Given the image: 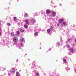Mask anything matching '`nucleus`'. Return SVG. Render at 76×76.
I'll return each mask as SVG.
<instances>
[{
    "label": "nucleus",
    "mask_w": 76,
    "mask_h": 76,
    "mask_svg": "<svg viewBox=\"0 0 76 76\" xmlns=\"http://www.w3.org/2000/svg\"><path fill=\"white\" fill-rule=\"evenodd\" d=\"M40 48V49H41V48Z\"/></svg>",
    "instance_id": "30"
},
{
    "label": "nucleus",
    "mask_w": 76,
    "mask_h": 76,
    "mask_svg": "<svg viewBox=\"0 0 76 76\" xmlns=\"http://www.w3.org/2000/svg\"><path fill=\"white\" fill-rule=\"evenodd\" d=\"M10 72L11 73H14V72H15V69L14 68H12L10 70Z\"/></svg>",
    "instance_id": "3"
},
{
    "label": "nucleus",
    "mask_w": 76,
    "mask_h": 76,
    "mask_svg": "<svg viewBox=\"0 0 76 76\" xmlns=\"http://www.w3.org/2000/svg\"><path fill=\"white\" fill-rule=\"evenodd\" d=\"M51 31V30L50 29H48L47 30V32L48 33H50Z\"/></svg>",
    "instance_id": "13"
},
{
    "label": "nucleus",
    "mask_w": 76,
    "mask_h": 76,
    "mask_svg": "<svg viewBox=\"0 0 76 76\" xmlns=\"http://www.w3.org/2000/svg\"><path fill=\"white\" fill-rule=\"evenodd\" d=\"M7 25H8V26H10V24L9 23H7Z\"/></svg>",
    "instance_id": "23"
},
{
    "label": "nucleus",
    "mask_w": 76,
    "mask_h": 76,
    "mask_svg": "<svg viewBox=\"0 0 76 76\" xmlns=\"http://www.w3.org/2000/svg\"><path fill=\"white\" fill-rule=\"evenodd\" d=\"M20 31L21 32H24L25 31V30L22 29V27H21L20 28Z\"/></svg>",
    "instance_id": "8"
},
{
    "label": "nucleus",
    "mask_w": 76,
    "mask_h": 76,
    "mask_svg": "<svg viewBox=\"0 0 76 76\" xmlns=\"http://www.w3.org/2000/svg\"><path fill=\"white\" fill-rule=\"evenodd\" d=\"M50 28L51 29H53V27L52 26H51L50 27Z\"/></svg>",
    "instance_id": "25"
},
{
    "label": "nucleus",
    "mask_w": 76,
    "mask_h": 76,
    "mask_svg": "<svg viewBox=\"0 0 76 76\" xmlns=\"http://www.w3.org/2000/svg\"><path fill=\"white\" fill-rule=\"evenodd\" d=\"M20 42H22V41H24V39H23V38H22L20 39Z\"/></svg>",
    "instance_id": "12"
},
{
    "label": "nucleus",
    "mask_w": 76,
    "mask_h": 76,
    "mask_svg": "<svg viewBox=\"0 0 76 76\" xmlns=\"http://www.w3.org/2000/svg\"><path fill=\"white\" fill-rule=\"evenodd\" d=\"M1 35V33L0 32V35Z\"/></svg>",
    "instance_id": "29"
},
{
    "label": "nucleus",
    "mask_w": 76,
    "mask_h": 76,
    "mask_svg": "<svg viewBox=\"0 0 76 76\" xmlns=\"http://www.w3.org/2000/svg\"><path fill=\"white\" fill-rule=\"evenodd\" d=\"M64 21V19H60L59 20L58 22L59 23H61V22H63Z\"/></svg>",
    "instance_id": "4"
},
{
    "label": "nucleus",
    "mask_w": 76,
    "mask_h": 76,
    "mask_svg": "<svg viewBox=\"0 0 76 76\" xmlns=\"http://www.w3.org/2000/svg\"><path fill=\"white\" fill-rule=\"evenodd\" d=\"M24 27L25 28H28V26L25 24L24 25Z\"/></svg>",
    "instance_id": "15"
},
{
    "label": "nucleus",
    "mask_w": 76,
    "mask_h": 76,
    "mask_svg": "<svg viewBox=\"0 0 76 76\" xmlns=\"http://www.w3.org/2000/svg\"><path fill=\"white\" fill-rule=\"evenodd\" d=\"M52 14L53 16V17H54L55 16H56V12H54V11H53L52 12Z\"/></svg>",
    "instance_id": "6"
},
{
    "label": "nucleus",
    "mask_w": 76,
    "mask_h": 76,
    "mask_svg": "<svg viewBox=\"0 0 76 76\" xmlns=\"http://www.w3.org/2000/svg\"><path fill=\"white\" fill-rule=\"evenodd\" d=\"M62 27H64V26H65V25H66V23L65 22H63L61 24V25Z\"/></svg>",
    "instance_id": "7"
},
{
    "label": "nucleus",
    "mask_w": 76,
    "mask_h": 76,
    "mask_svg": "<svg viewBox=\"0 0 76 76\" xmlns=\"http://www.w3.org/2000/svg\"><path fill=\"white\" fill-rule=\"evenodd\" d=\"M29 20L28 19H26L25 20V21L26 23V24H27V25H29V23H30V22H28Z\"/></svg>",
    "instance_id": "2"
},
{
    "label": "nucleus",
    "mask_w": 76,
    "mask_h": 76,
    "mask_svg": "<svg viewBox=\"0 0 76 76\" xmlns=\"http://www.w3.org/2000/svg\"><path fill=\"white\" fill-rule=\"evenodd\" d=\"M17 34H20V32H19V31H17L16 32Z\"/></svg>",
    "instance_id": "24"
},
{
    "label": "nucleus",
    "mask_w": 76,
    "mask_h": 76,
    "mask_svg": "<svg viewBox=\"0 0 76 76\" xmlns=\"http://www.w3.org/2000/svg\"><path fill=\"white\" fill-rule=\"evenodd\" d=\"M21 46H23V44L22 43L21 44Z\"/></svg>",
    "instance_id": "27"
},
{
    "label": "nucleus",
    "mask_w": 76,
    "mask_h": 76,
    "mask_svg": "<svg viewBox=\"0 0 76 76\" xmlns=\"http://www.w3.org/2000/svg\"><path fill=\"white\" fill-rule=\"evenodd\" d=\"M31 23H35V22H36V21L34 19H33L32 20V21H31Z\"/></svg>",
    "instance_id": "9"
},
{
    "label": "nucleus",
    "mask_w": 76,
    "mask_h": 76,
    "mask_svg": "<svg viewBox=\"0 0 76 76\" xmlns=\"http://www.w3.org/2000/svg\"><path fill=\"white\" fill-rule=\"evenodd\" d=\"M14 20H15V21L17 19H16V17H14Z\"/></svg>",
    "instance_id": "20"
},
{
    "label": "nucleus",
    "mask_w": 76,
    "mask_h": 76,
    "mask_svg": "<svg viewBox=\"0 0 76 76\" xmlns=\"http://www.w3.org/2000/svg\"><path fill=\"white\" fill-rule=\"evenodd\" d=\"M63 61L64 62V63H67V61H66V59H64Z\"/></svg>",
    "instance_id": "19"
},
{
    "label": "nucleus",
    "mask_w": 76,
    "mask_h": 76,
    "mask_svg": "<svg viewBox=\"0 0 76 76\" xmlns=\"http://www.w3.org/2000/svg\"><path fill=\"white\" fill-rule=\"evenodd\" d=\"M16 75L17 76H20V74H19L18 72L17 71L16 72Z\"/></svg>",
    "instance_id": "10"
},
{
    "label": "nucleus",
    "mask_w": 76,
    "mask_h": 76,
    "mask_svg": "<svg viewBox=\"0 0 76 76\" xmlns=\"http://www.w3.org/2000/svg\"><path fill=\"white\" fill-rule=\"evenodd\" d=\"M18 39L16 37H14L13 39V41L14 42H18Z\"/></svg>",
    "instance_id": "1"
},
{
    "label": "nucleus",
    "mask_w": 76,
    "mask_h": 76,
    "mask_svg": "<svg viewBox=\"0 0 76 76\" xmlns=\"http://www.w3.org/2000/svg\"><path fill=\"white\" fill-rule=\"evenodd\" d=\"M72 40L71 39H69L68 40V41H69V42H72Z\"/></svg>",
    "instance_id": "21"
},
{
    "label": "nucleus",
    "mask_w": 76,
    "mask_h": 76,
    "mask_svg": "<svg viewBox=\"0 0 76 76\" xmlns=\"http://www.w3.org/2000/svg\"><path fill=\"white\" fill-rule=\"evenodd\" d=\"M75 72L76 73V69H75Z\"/></svg>",
    "instance_id": "28"
},
{
    "label": "nucleus",
    "mask_w": 76,
    "mask_h": 76,
    "mask_svg": "<svg viewBox=\"0 0 76 76\" xmlns=\"http://www.w3.org/2000/svg\"><path fill=\"white\" fill-rule=\"evenodd\" d=\"M66 47L67 48H70V45H66Z\"/></svg>",
    "instance_id": "17"
},
{
    "label": "nucleus",
    "mask_w": 76,
    "mask_h": 76,
    "mask_svg": "<svg viewBox=\"0 0 76 76\" xmlns=\"http://www.w3.org/2000/svg\"><path fill=\"white\" fill-rule=\"evenodd\" d=\"M27 15H28V14L27 13L25 14V15H24L25 17H26V16H27Z\"/></svg>",
    "instance_id": "22"
},
{
    "label": "nucleus",
    "mask_w": 76,
    "mask_h": 76,
    "mask_svg": "<svg viewBox=\"0 0 76 76\" xmlns=\"http://www.w3.org/2000/svg\"><path fill=\"white\" fill-rule=\"evenodd\" d=\"M36 75L37 76H40V75H39V74L38 72H37L36 73Z\"/></svg>",
    "instance_id": "18"
},
{
    "label": "nucleus",
    "mask_w": 76,
    "mask_h": 76,
    "mask_svg": "<svg viewBox=\"0 0 76 76\" xmlns=\"http://www.w3.org/2000/svg\"><path fill=\"white\" fill-rule=\"evenodd\" d=\"M11 35L12 36V37H15V33H14V32H12L11 34Z\"/></svg>",
    "instance_id": "11"
},
{
    "label": "nucleus",
    "mask_w": 76,
    "mask_h": 76,
    "mask_svg": "<svg viewBox=\"0 0 76 76\" xmlns=\"http://www.w3.org/2000/svg\"><path fill=\"white\" fill-rule=\"evenodd\" d=\"M51 13V11L50 10H47L46 11V13L47 15Z\"/></svg>",
    "instance_id": "5"
},
{
    "label": "nucleus",
    "mask_w": 76,
    "mask_h": 76,
    "mask_svg": "<svg viewBox=\"0 0 76 76\" xmlns=\"http://www.w3.org/2000/svg\"><path fill=\"white\" fill-rule=\"evenodd\" d=\"M38 32H36L35 33L34 35L35 36H38Z\"/></svg>",
    "instance_id": "14"
},
{
    "label": "nucleus",
    "mask_w": 76,
    "mask_h": 76,
    "mask_svg": "<svg viewBox=\"0 0 76 76\" xmlns=\"http://www.w3.org/2000/svg\"><path fill=\"white\" fill-rule=\"evenodd\" d=\"M70 52H71V53H73L74 51L73 50V49H71L70 50Z\"/></svg>",
    "instance_id": "16"
},
{
    "label": "nucleus",
    "mask_w": 76,
    "mask_h": 76,
    "mask_svg": "<svg viewBox=\"0 0 76 76\" xmlns=\"http://www.w3.org/2000/svg\"><path fill=\"white\" fill-rule=\"evenodd\" d=\"M73 46L74 47H75V46H76V45L74 44Z\"/></svg>",
    "instance_id": "26"
}]
</instances>
